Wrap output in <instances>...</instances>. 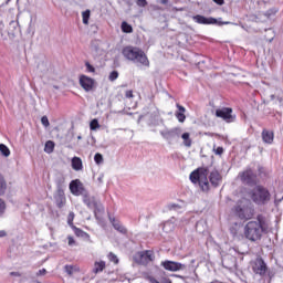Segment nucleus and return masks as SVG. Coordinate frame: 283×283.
<instances>
[{"label": "nucleus", "instance_id": "nucleus-35", "mask_svg": "<svg viewBox=\"0 0 283 283\" xmlns=\"http://www.w3.org/2000/svg\"><path fill=\"white\" fill-rule=\"evenodd\" d=\"M168 209L169 211H180V209H182V206L178 203H169Z\"/></svg>", "mask_w": 283, "mask_h": 283}, {"label": "nucleus", "instance_id": "nucleus-29", "mask_svg": "<svg viewBox=\"0 0 283 283\" xmlns=\"http://www.w3.org/2000/svg\"><path fill=\"white\" fill-rule=\"evenodd\" d=\"M71 229L74 231L75 235H77V238H85V235H87V233L78 228H76V226H72Z\"/></svg>", "mask_w": 283, "mask_h": 283}, {"label": "nucleus", "instance_id": "nucleus-51", "mask_svg": "<svg viewBox=\"0 0 283 283\" xmlns=\"http://www.w3.org/2000/svg\"><path fill=\"white\" fill-rule=\"evenodd\" d=\"M160 3H163L164 6L169 3V0H161Z\"/></svg>", "mask_w": 283, "mask_h": 283}, {"label": "nucleus", "instance_id": "nucleus-40", "mask_svg": "<svg viewBox=\"0 0 283 283\" xmlns=\"http://www.w3.org/2000/svg\"><path fill=\"white\" fill-rule=\"evenodd\" d=\"M116 78H118V71L111 72V74L108 75V80L114 82L116 81Z\"/></svg>", "mask_w": 283, "mask_h": 283}, {"label": "nucleus", "instance_id": "nucleus-14", "mask_svg": "<svg viewBox=\"0 0 283 283\" xmlns=\"http://www.w3.org/2000/svg\"><path fill=\"white\" fill-rule=\"evenodd\" d=\"M241 180L242 182H245L247 185H255L256 176L253 170L248 169L241 174Z\"/></svg>", "mask_w": 283, "mask_h": 283}, {"label": "nucleus", "instance_id": "nucleus-9", "mask_svg": "<svg viewBox=\"0 0 283 283\" xmlns=\"http://www.w3.org/2000/svg\"><path fill=\"white\" fill-rule=\"evenodd\" d=\"M161 266L166 270V271H170L172 273H176L178 271H186L187 270V265L182 264L180 262H176V261H163L161 262Z\"/></svg>", "mask_w": 283, "mask_h": 283}, {"label": "nucleus", "instance_id": "nucleus-52", "mask_svg": "<svg viewBox=\"0 0 283 283\" xmlns=\"http://www.w3.org/2000/svg\"><path fill=\"white\" fill-rule=\"evenodd\" d=\"M10 275H19V272H11Z\"/></svg>", "mask_w": 283, "mask_h": 283}, {"label": "nucleus", "instance_id": "nucleus-46", "mask_svg": "<svg viewBox=\"0 0 283 283\" xmlns=\"http://www.w3.org/2000/svg\"><path fill=\"white\" fill-rule=\"evenodd\" d=\"M69 240V247H74V244H76V241L74 240L73 237H67Z\"/></svg>", "mask_w": 283, "mask_h": 283}, {"label": "nucleus", "instance_id": "nucleus-13", "mask_svg": "<svg viewBox=\"0 0 283 283\" xmlns=\"http://www.w3.org/2000/svg\"><path fill=\"white\" fill-rule=\"evenodd\" d=\"M192 20L195 21V23H199L200 25H213L216 23H218V21L213 18H206L205 15H193Z\"/></svg>", "mask_w": 283, "mask_h": 283}, {"label": "nucleus", "instance_id": "nucleus-20", "mask_svg": "<svg viewBox=\"0 0 283 283\" xmlns=\"http://www.w3.org/2000/svg\"><path fill=\"white\" fill-rule=\"evenodd\" d=\"M111 222H112L115 231H118L119 233H123L124 235L127 233V228H125V226L120 224V221L111 218Z\"/></svg>", "mask_w": 283, "mask_h": 283}, {"label": "nucleus", "instance_id": "nucleus-41", "mask_svg": "<svg viewBox=\"0 0 283 283\" xmlns=\"http://www.w3.org/2000/svg\"><path fill=\"white\" fill-rule=\"evenodd\" d=\"M273 14H277V9H270L269 11L265 12V17H268V19H271Z\"/></svg>", "mask_w": 283, "mask_h": 283}, {"label": "nucleus", "instance_id": "nucleus-15", "mask_svg": "<svg viewBox=\"0 0 283 283\" xmlns=\"http://www.w3.org/2000/svg\"><path fill=\"white\" fill-rule=\"evenodd\" d=\"M70 191L73 196H81L83 193V187L81 186V180L75 179L70 182Z\"/></svg>", "mask_w": 283, "mask_h": 283}, {"label": "nucleus", "instance_id": "nucleus-55", "mask_svg": "<svg viewBox=\"0 0 283 283\" xmlns=\"http://www.w3.org/2000/svg\"><path fill=\"white\" fill-rule=\"evenodd\" d=\"M166 283H171L170 281H167Z\"/></svg>", "mask_w": 283, "mask_h": 283}, {"label": "nucleus", "instance_id": "nucleus-24", "mask_svg": "<svg viewBox=\"0 0 283 283\" xmlns=\"http://www.w3.org/2000/svg\"><path fill=\"white\" fill-rule=\"evenodd\" d=\"M174 229H176L174 221H166L163 226V231H165V233H171Z\"/></svg>", "mask_w": 283, "mask_h": 283}, {"label": "nucleus", "instance_id": "nucleus-30", "mask_svg": "<svg viewBox=\"0 0 283 283\" xmlns=\"http://www.w3.org/2000/svg\"><path fill=\"white\" fill-rule=\"evenodd\" d=\"M44 151L46 154H52V151H54V142L49 140L45 143V147H44Z\"/></svg>", "mask_w": 283, "mask_h": 283}, {"label": "nucleus", "instance_id": "nucleus-11", "mask_svg": "<svg viewBox=\"0 0 283 283\" xmlns=\"http://www.w3.org/2000/svg\"><path fill=\"white\" fill-rule=\"evenodd\" d=\"M182 134V128L175 127V128H166L164 130H160V136L165 138V140H174V138H180V135Z\"/></svg>", "mask_w": 283, "mask_h": 283}, {"label": "nucleus", "instance_id": "nucleus-1", "mask_svg": "<svg viewBox=\"0 0 283 283\" xmlns=\"http://www.w3.org/2000/svg\"><path fill=\"white\" fill-rule=\"evenodd\" d=\"M122 54L127 61H132L133 63H138L139 65H144L145 67H149V59H147L145 51L140 50L137 46H125L122 50Z\"/></svg>", "mask_w": 283, "mask_h": 283}, {"label": "nucleus", "instance_id": "nucleus-53", "mask_svg": "<svg viewBox=\"0 0 283 283\" xmlns=\"http://www.w3.org/2000/svg\"><path fill=\"white\" fill-rule=\"evenodd\" d=\"M82 138H83V137H82L81 135H80V136H77V140H82Z\"/></svg>", "mask_w": 283, "mask_h": 283}, {"label": "nucleus", "instance_id": "nucleus-5", "mask_svg": "<svg viewBox=\"0 0 283 283\" xmlns=\"http://www.w3.org/2000/svg\"><path fill=\"white\" fill-rule=\"evenodd\" d=\"M252 200L256 205H264L265 202H269V200H271V193L269 192V190H266V188L262 186H256L252 190Z\"/></svg>", "mask_w": 283, "mask_h": 283}, {"label": "nucleus", "instance_id": "nucleus-23", "mask_svg": "<svg viewBox=\"0 0 283 283\" xmlns=\"http://www.w3.org/2000/svg\"><path fill=\"white\" fill-rule=\"evenodd\" d=\"M105 270V261H96L94 263L93 273H103Z\"/></svg>", "mask_w": 283, "mask_h": 283}, {"label": "nucleus", "instance_id": "nucleus-37", "mask_svg": "<svg viewBox=\"0 0 283 283\" xmlns=\"http://www.w3.org/2000/svg\"><path fill=\"white\" fill-rule=\"evenodd\" d=\"M67 224L69 227H74V212H70L67 216Z\"/></svg>", "mask_w": 283, "mask_h": 283}, {"label": "nucleus", "instance_id": "nucleus-42", "mask_svg": "<svg viewBox=\"0 0 283 283\" xmlns=\"http://www.w3.org/2000/svg\"><path fill=\"white\" fill-rule=\"evenodd\" d=\"M41 123L44 127H50V119H48V116H43Z\"/></svg>", "mask_w": 283, "mask_h": 283}, {"label": "nucleus", "instance_id": "nucleus-36", "mask_svg": "<svg viewBox=\"0 0 283 283\" xmlns=\"http://www.w3.org/2000/svg\"><path fill=\"white\" fill-rule=\"evenodd\" d=\"M94 161L96 163V165H102L103 155H101V153H96L95 156H94Z\"/></svg>", "mask_w": 283, "mask_h": 283}, {"label": "nucleus", "instance_id": "nucleus-28", "mask_svg": "<svg viewBox=\"0 0 283 283\" xmlns=\"http://www.w3.org/2000/svg\"><path fill=\"white\" fill-rule=\"evenodd\" d=\"M122 31L125 32L126 34H132V32H134V29L132 28V25L129 23L123 22Z\"/></svg>", "mask_w": 283, "mask_h": 283}, {"label": "nucleus", "instance_id": "nucleus-18", "mask_svg": "<svg viewBox=\"0 0 283 283\" xmlns=\"http://www.w3.org/2000/svg\"><path fill=\"white\" fill-rule=\"evenodd\" d=\"M55 199V205L56 207H59V209H63V207H65V193L63 192V190H59L57 193L54 197Z\"/></svg>", "mask_w": 283, "mask_h": 283}, {"label": "nucleus", "instance_id": "nucleus-54", "mask_svg": "<svg viewBox=\"0 0 283 283\" xmlns=\"http://www.w3.org/2000/svg\"><path fill=\"white\" fill-rule=\"evenodd\" d=\"M229 23H231V22H226V25H229Z\"/></svg>", "mask_w": 283, "mask_h": 283}, {"label": "nucleus", "instance_id": "nucleus-50", "mask_svg": "<svg viewBox=\"0 0 283 283\" xmlns=\"http://www.w3.org/2000/svg\"><path fill=\"white\" fill-rule=\"evenodd\" d=\"M8 235V233L6 232V230H0V238H6Z\"/></svg>", "mask_w": 283, "mask_h": 283}, {"label": "nucleus", "instance_id": "nucleus-32", "mask_svg": "<svg viewBox=\"0 0 283 283\" xmlns=\"http://www.w3.org/2000/svg\"><path fill=\"white\" fill-rule=\"evenodd\" d=\"M64 271H65V273H67V275H74V273H76V266L65 265Z\"/></svg>", "mask_w": 283, "mask_h": 283}, {"label": "nucleus", "instance_id": "nucleus-12", "mask_svg": "<svg viewBox=\"0 0 283 283\" xmlns=\"http://www.w3.org/2000/svg\"><path fill=\"white\" fill-rule=\"evenodd\" d=\"M80 85L85 92H92V90H94V78L87 75H82L80 76Z\"/></svg>", "mask_w": 283, "mask_h": 283}, {"label": "nucleus", "instance_id": "nucleus-19", "mask_svg": "<svg viewBox=\"0 0 283 283\" xmlns=\"http://www.w3.org/2000/svg\"><path fill=\"white\" fill-rule=\"evenodd\" d=\"M72 169L74 171H83V160L81 157H73L71 160Z\"/></svg>", "mask_w": 283, "mask_h": 283}, {"label": "nucleus", "instance_id": "nucleus-25", "mask_svg": "<svg viewBox=\"0 0 283 283\" xmlns=\"http://www.w3.org/2000/svg\"><path fill=\"white\" fill-rule=\"evenodd\" d=\"M181 138L184 140L185 147H191V145L193 144V142L191 140V135L189 133H184L181 135Z\"/></svg>", "mask_w": 283, "mask_h": 283}, {"label": "nucleus", "instance_id": "nucleus-3", "mask_svg": "<svg viewBox=\"0 0 283 283\" xmlns=\"http://www.w3.org/2000/svg\"><path fill=\"white\" fill-rule=\"evenodd\" d=\"M209 176V169L208 168H198L195 171L190 174V180L193 185H199L201 191H209V179L207 178Z\"/></svg>", "mask_w": 283, "mask_h": 283}, {"label": "nucleus", "instance_id": "nucleus-33", "mask_svg": "<svg viewBox=\"0 0 283 283\" xmlns=\"http://www.w3.org/2000/svg\"><path fill=\"white\" fill-rule=\"evenodd\" d=\"M6 201L3 199H0V218H3L6 216Z\"/></svg>", "mask_w": 283, "mask_h": 283}, {"label": "nucleus", "instance_id": "nucleus-10", "mask_svg": "<svg viewBox=\"0 0 283 283\" xmlns=\"http://www.w3.org/2000/svg\"><path fill=\"white\" fill-rule=\"evenodd\" d=\"M251 268L255 275H266V263L262 258H258L251 262Z\"/></svg>", "mask_w": 283, "mask_h": 283}, {"label": "nucleus", "instance_id": "nucleus-44", "mask_svg": "<svg viewBox=\"0 0 283 283\" xmlns=\"http://www.w3.org/2000/svg\"><path fill=\"white\" fill-rule=\"evenodd\" d=\"M248 21H253V22L258 23V21H260V18H258V15H255V14H250V15H248Z\"/></svg>", "mask_w": 283, "mask_h": 283}, {"label": "nucleus", "instance_id": "nucleus-8", "mask_svg": "<svg viewBox=\"0 0 283 283\" xmlns=\"http://www.w3.org/2000/svg\"><path fill=\"white\" fill-rule=\"evenodd\" d=\"M216 116L222 118L226 123H235V115H233V109L230 107L218 108Z\"/></svg>", "mask_w": 283, "mask_h": 283}, {"label": "nucleus", "instance_id": "nucleus-43", "mask_svg": "<svg viewBox=\"0 0 283 283\" xmlns=\"http://www.w3.org/2000/svg\"><path fill=\"white\" fill-rule=\"evenodd\" d=\"M136 4L138 6V8H146L147 0H137Z\"/></svg>", "mask_w": 283, "mask_h": 283}, {"label": "nucleus", "instance_id": "nucleus-34", "mask_svg": "<svg viewBox=\"0 0 283 283\" xmlns=\"http://www.w3.org/2000/svg\"><path fill=\"white\" fill-rule=\"evenodd\" d=\"M90 127L93 132H96V129H101V124H98V119H93L90 124Z\"/></svg>", "mask_w": 283, "mask_h": 283}, {"label": "nucleus", "instance_id": "nucleus-48", "mask_svg": "<svg viewBox=\"0 0 283 283\" xmlns=\"http://www.w3.org/2000/svg\"><path fill=\"white\" fill-rule=\"evenodd\" d=\"M45 273H48V270L42 269V270H39V271L36 272V275H38V276H41V275H45Z\"/></svg>", "mask_w": 283, "mask_h": 283}, {"label": "nucleus", "instance_id": "nucleus-6", "mask_svg": "<svg viewBox=\"0 0 283 283\" xmlns=\"http://www.w3.org/2000/svg\"><path fill=\"white\" fill-rule=\"evenodd\" d=\"M83 202L88 209L94 211V216L96 219H98V213H102V211H104L103 205H101L94 196L84 195Z\"/></svg>", "mask_w": 283, "mask_h": 283}, {"label": "nucleus", "instance_id": "nucleus-7", "mask_svg": "<svg viewBox=\"0 0 283 283\" xmlns=\"http://www.w3.org/2000/svg\"><path fill=\"white\" fill-rule=\"evenodd\" d=\"M133 259L137 264H143L146 266V264H149V262H154V260H156V254H154V251L151 250H145L135 253Z\"/></svg>", "mask_w": 283, "mask_h": 283}, {"label": "nucleus", "instance_id": "nucleus-17", "mask_svg": "<svg viewBox=\"0 0 283 283\" xmlns=\"http://www.w3.org/2000/svg\"><path fill=\"white\" fill-rule=\"evenodd\" d=\"M177 112L175 113L176 118L178 119L179 123H185V120H187V116H185V112H187V108H185V106L177 104Z\"/></svg>", "mask_w": 283, "mask_h": 283}, {"label": "nucleus", "instance_id": "nucleus-38", "mask_svg": "<svg viewBox=\"0 0 283 283\" xmlns=\"http://www.w3.org/2000/svg\"><path fill=\"white\" fill-rule=\"evenodd\" d=\"M85 67H86V72H90L92 74H94V72H96V69L93 65H91L90 62H85Z\"/></svg>", "mask_w": 283, "mask_h": 283}, {"label": "nucleus", "instance_id": "nucleus-27", "mask_svg": "<svg viewBox=\"0 0 283 283\" xmlns=\"http://www.w3.org/2000/svg\"><path fill=\"white\" fill-rule=\"evenodd\" d=\"M90 17H91V11H90V9L85 10V11L82 13V21H83L84 25H88V23H90Z\"/></svg>", "mask_w": 283, "mask_h": 283}, {"label": "nucleus", "instance_id": "nucleus-47", "mask_svg": "<svg viewBox=\"0 0 283 283\" xmlns=\"http://www.w3.org/2000/svg\"><path fill=\"white\" fill-rule=\"evenodd\" d=\"M125 96H126V98H134V92L133 91H126Z\"/></svg>", "mask_w": 283, "mask_h": 283}, {"label": "nucleus", "instance_id": "nucleus-22", "mask_svg": "<svg viewBox=\"0 0 283 283\" xmlns=\"http://www.w3.org/2000/svg\"><path fill=\"white\" fill-rule=\"evenodd\" d=\"M230 233H231V235H233V238H240V235L242 233V226H240L239 223H234L230 228Z\"/></svg>", "mask_w": 283, "mask_h": 283}, {"label": "nucleus", "instance_id": "nucleus-26", "mask_svg": "<svg viewBox=\"0 0 283 283\" xmlns=\"http://www.w3.org/2000/svg\"><path fill=\"white\" fill-rule=\"evenodd\" d=\"M8 189V184L6 182V179L3 178V175H0V196H3Z\"/></svg>", "mask_w": 283, "mask_h": 283}, {"label": "nucleus", "instance_id": "nucleus-2", "mask_svg": "<svg viewBox=\"0 0 283 283\" xmlns=\"http://www.w3.org/2000/svg\"><path fill=\"white\" fill-rule=\"evenodd\" d=\"M264 233V227H262V219L258 218L254 221H249L244 227V237L251 242H258Z\"/></svg>", "mask_w": 283, "mask_h": 283}, {"label": "nucleus", "instance_id": "nucleus-4", "mask_svg": "<svg viewBox=\"0 0 283 283\" xmlns=\"http://www.w3.org/2000/svg\"><path fill=\"white\" fill-rule=\"evenodd\" d=\"M233 212L240 220H250V218H253V207H251V201L247 198L240 199L233 208Z\"/></svg>", "mask_w": 283, "mask_h": 283}, {"label": "nucleus", "instance_id": "nucleus-45", "mask_svg": "<svg viewBox=\"0 0 283 283\" xmlns=\"http://www.w3.org/2000/svg\"><path fill=\"white\" fill-rule=\"evenodd\" d=\"M214 154H216L217 156H222V154H224V148L218 147V148L214 150Z\"/></svg>", "mask_w": 283, "mask_h": 283}, {"label": "nucleus", "instance_id": "nucleus-31", "mask_svg": "<svg viewBox=\"0 0 283 283\" xmlns=\"http://www.w3.org/2000/svg\"><path fill=\"white\" fill-rule=\"evenodd\" d=\"M0 153L4 156V158H8L10 156V148H8V146L4 144H0Z\"/></svg>", "mask_w": 283, "mask_h": 283}, {"label": "nucleus", "instance_id": "nucleus-16", "mask_svg": "<svg viewBox=\"0 0 283 283\" xmlns=\"http://www.w3.org/2000/svg\"><path fill=\"white\" fill-rule=\"evenodd\" d=\"M209 180L212 187H219V185L222 182V176L218 170H212L209 175Z\"/></svg>", "mask_w": 283, "mask_h": 283}, {"label": "nucleus", "instance_id": "nucleus-21", "mask_svg": "<svg viewBox=\"0 0 283 283\" xmlns=\"http://www.w3.org/2000/svg\"><path fill=\"white\" fill-rule=\"evenodd\" d=\"M273 132L268 130V129H263L262 132V140L263 143H266L268 145H271L273 143Z\"/></svg>", "mask_w": 283, "mask_h": 283}, {"label": "nucleus", "instance_id": "nucleus-39", "mask_svg": "<svg viewBox=\"0 0 283 283\" xmlns=\"http://www.w3.org/2000/svg\"><path fill=\"white\" fill-rule=\"evenodd\" d=\"M108 260L109 262H114V264H118V256L112 252L108 254Z\"/></svg>", "mask_w": 283, "mask_h": 283}, {"label": "nucleus", "instance_id": "nucleus-49", "mask_svg": "<svg viewBox=\"0 0 283 283\" xmlns=\"http://www.w3.org/2000/svg\"><path fill=\"white\" fill-rule=\"evenodd\" d=\"M217 6H224V0H213Z\"/></svg>", "mask_w": 283, "mask_h": 283}]
</instances>
